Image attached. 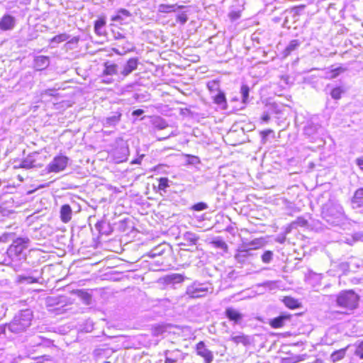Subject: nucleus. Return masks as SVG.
<instances>
[{
    "label": "nucleus",
    "mask_w": 363,
    "mask_h": 363,
    "mask_svg": "<svg viewBox=\"0 0 363 363\" xmlns=\"http://www.w3.org/2000/svg\"><path fill=\"white\" fill-rule=\"evenodd\" d=\"M121 150L123 152V156L118 162H123V160H125L127 159L126 152H128V149L126 147H123V148H121Z\"/></svg>",
    "instance_id": "nucleus-50"
},
{
    "label": "nucleus",
    "mask_w": 363,
    "mask_h": 363,
    "mask_svg": "<svg viewBox=\"0 0 363 363\" xmlns=\"http://www.w3.org/2000/svg\"><path fill=\"white\" fill-rule=\"evenodd\" d=\"M154 124H155V127L160 130L164 129L167 126V124L166 123V122L164 120L160 119V118L157 120L154 123Z\"/></svg>",
    "instance_id": "nucleus-40"
},
{
    "label": "nucleus",
    "mask_w": 363,
    "mask_h": 363,
    "mask_svg": "<svg viewBox=\"0 0 363 363\" xmlns=\"http://www.w3.org/2000/svg\"><path fill=\"white\" fill-rule=\"evenodd\" d=\"M184 6H178L177 4H160L158 6V11L160 13H170L175 12L179 9H183Z\"/></svg>",
    "instance_id": "nucleus-14"
},
{
    "label": "nucleus",
    "mask_w": 363,
    "mask_h": 363,
    "mask_svg": "<svg viewBox=\"0 0 363 363\" xmlns=\"http://www.w3.org/2000/svg\"><path fill=\"white\" fill-rule=\"evenodd\" d=\"M34 162L35 160L33 159V157L29 155L21 162L20 167L25 169H30L35 166Z\"/></svg>",
    "instance_id": "nucleus-23"
},
{
    "label": "nucleus",
    "mask_w": 363,
    "mask_h": 363,
    "mask_svg": "<svg viewBox=\"0 0 363 363\" xmlns=\"http://www.w3.org/2000/svg\"><path fill=\"white\" fill-rule=\"evenodd\" d=\"M69 158L65 155L55 156L53 160L48 164L47 172L58 173L65 169L68 164Z\"/></svg>",
    "instance_id": "nucleus-6"
},
{
    "label": "nucleus",
    "mask_w": 363,
    "mask_h": 363,
    "mask_svg": "<svg viewBox=\"0 0 363 363\" xmlns=\"http://www.w3.org/2000/svg\"><path fill=\"white\" fill-rule=\"evenodd\" d=\"M138 59L135 57L130 58L127 62L123 65L122 70L121 71V74L123 77H127L134 70L138 68Z\"/></svg>",
    "instance_id": "nucleus-10"
},
{
    "label": "nucleus",
    "mask_w": 363,
    "mask_h": 363,
    "mask_svg": "<svg viewBox=\"0 0 363 363\" xmlns=\"http://www.w3.org/2000/svg\"><path fill=\"white\" fill-rule=\"evenodd\" d=\"M50 65V58L47 56L40 55L34 59V67L37 70H43Z\"/></svg>",
    "instance_id": "nucleus-12"
},
{
    "label": "nucleus",
    "mask_w": 363,
    "mask_h": 363,
    "mask_svg": "<svg viewBox=\"0 0 363 363\" xmlns=\"http://www.w3.org/2000/svg\"><path fill=\"white\" fill-rule=\"evenodd\" d=\"M289 319L288 316L281 315L272 319L270 321V325L274 328H279L284 326L286 320Z\"/></svg>",
    "instance_id": "nucleus-19"
},
{
    "label": "nucleus",
    "mask_w": 363,
    "mask_h": 363,
    "mask_svg": "<svg viewBox=\"0 0 363 363\" xmlns=\"http://www.w3.org/2000/svg\"><path fill=\"white\" fill-rule=\"evenodd\" d=\"M121 50H120L118 48H113V51L118 55H123L128 52H130L133 50V45L128 40L125 42L121 46H120Z\"/></svg>",
    "instance_id": "nucleus-21"
},
{
    "label": "nucleus",
    "mask_w": 363,
    "mask_h": 363,
    "mask_svg": "<svg viewBox=\"0 0 363 363\" xmlns=\"http://www.w3.org/2000/svg\"><path fill=\"white\" fill-rule=\"evenodd\" d=\"M347 347L335 351L333 353H332L330 356V359L333 362H335L337 361H339L344 358L346 354V350Z\"/></svg>",
    "instance_id": "nucleus-22"
},
{
    "label": "nucleus",
    "mask_w": 363,
    "mask_h": 363,
    "mask_svg": "<svg viewBox=\"0 0 363 363\" xmlns=\"http://www.w3.org/2000/svg\"><path fill=\"white\" fill-rule=\"evenodd\" d=\"M273 257V252L272 251H266L262 256V260L264 263H269Z\"/></svg>",
    "instance_id": "nucleus-38"
},
{
    "label": "nucleus",
    "mask_w": 363,
    "mask_h": 363,
    "mask_svg": "<svg viewBox=\"0 0 363 363\" xmlns=\"http://www.w3.org/2000/svg\"><path fill=\"white\" fill-rule=\"evenodd\" d=\"M230 340L237 345L241 343L243 345H247L249 343L247 337L244 335H233L230 337Z\"/></svg>",
    "instance_id": "nucleus-25"
},
{
    "label": "nucleus",
    "mask_w": 363,
    "mask_h": 363,
    "mask_svg": "<svg viewBox=\"0 0 363 363\" xmlns=\"http://www.w3.org/2000/svg\"><path fill=\"white\" fill-rule=\"evenodd\" d=\"M252 244L255 245V244H256V242L255 241H252Z\"/></svg>",
    "instance_id": "nucleus-62"
},
{
    "label": "nucleus",
    "mask_w": 363,
    "mask_h": 363,
    "mask_svg": "<svg viewBox=\"0 0 363 363\" xmlns=\"http://www.w3.org/2000/svg\"><path fill=\"white\" fill-rule=\"evenodd\" d=\"M207 208H208L207 204L205 203H203V202L198 203L194 205L192 207V208L194 210L197 211L205 210Z\"/></svg>",
    "instance_id": "nucleus-41"
},
{
    "label": "nucleus",
    "mask_w": 363,
    "mask_h": 363,
    "mask_svg": "<svg viewBox=\"0 0 363 363\" xmlns=\"http://www.w3.org/2000/svg\"><path fill=\"white\" fill-rule=\"evenodd\" d=\"M177 20L182 24H184L187 21L188 18L186 13H182L177 16Z\"/></svg>",
    "instance_id": "nucleus-45"
},
{
    "label": "nucleus",
    "mask_w": 363,
    "mask_h": 363,
    "mask_svg": "<svg viewBox=\"0 0 363 363\" xmlns=\"http://www.w3.org/2000/svg\"><path fill=\"white\" fill-rule=\"evenodd\" d=\"M354 353L357 356L359 357L360 359H363V341L358 343Z\"/></svg>",
    "instance_id": "nucleus-39"
},
{
    "label": "nucleus",
    "mask_w": 363,
    "mask_h": 363,
    "mask_svg": "<svg viewBox=\"0 0 363 363\" xmlns=\"http://www.w3.org/2000/svg\"><path fill=\"white\" fill-rule=\"evenodd\" d=\"M122 113L120 111L112 112L111 115L104 118L103 125L105 127H114L121 121Z\"/></svg>",
    "instance_id": "nucleus-9"
},
{
    "label": "nucleus",
    "mask_w": 363,
    "mask_h": 363,
    "mask_svg": "<svg viewBox=\"0 0 363 363\" xmlns=\"http://www.w3.org/2000/svg\"><path fill=\"white\" fill-rule=\"evenodd\" d=\"M342 68L339 67V68H337L334 70L332 71V75H331V77L332 78H335L339 74H340V72L341 71Z\"/></svg>",
    "instance_id": "nucleus-53"
},
{
    "label": "nucleus",
    "mask_w": 363,
    "mask_h": 363,
    "mask_svg": "<svg viewBox=\"0 0 363 363\" xmlns=\"http://www.w3.org/2000/svg\"><path fill=\"white\" fill-rule=\"evenodd\" d=\"M215 247L223 250L225 252H228V246L225 242L220 238L213 240L211 242Z\"/></svg>",
    "instance_id": "nucleus-24"
},
{
    "label": "nucleus",
    "mask_w": 363,
    "mask_h": 363,
    "mask_svg": "<svg viewBox=\"0 0 363 363\" xmlns=\"http://www.w3.org/2000/svg\"><path fill=\"white\" fill-rule=\"evenodd\" d=\"M79 40V37H74L70 40H69L67 43V45L69 44H77Z\"/></svg>",
    "instance_id": "nucleus-54"
},
{
    "label": "nucleus",
    "mask_w": 363,
    "mask_h": 363,
    "mask_svg": "<svg viewBox=\"0 0 363 363\" xmlns=\"http://www.w3.org/2000/svg\"><path fill=\"white\" fill-rule=\"evenodd\" d=\"M189 160L188 163L191 164H196L200 162L199 157L196 156L188 155Z\"/></svg>",
    "instance_id": "nucleus-46"
},
{
    "label": "nucleus",
    "mask_w": 363,
    "mask_h": 363,
    "mask_svg": "<svg viewBox=\"0 0 363 363\" xmlns=\"http://www.w3.org/2000/svg\"><path fill=\"white\" fill-rule=\"evenodd\" d=\"M105 21L104 19H99L95 22L94 30L99 35H102L104 33V27L105 26Z\"/></svg>",
    "instance_id": "nucleus-28"
},
{
    "label": "nucleus",
    "mask_w": 363,
    "mask_h": 363,
    "mask_svg": "<svg viewBox=\"0 0 363 363\" xmlns=\"http://www.w3.org/2000/svg\"><path fill=\"white\" fill-rule=\"evenodd\" d=\"M214 101L216 104L218 105H225L226 99L224 93L219 92L214 99Z\"/></svg>",
    "instance_id": "nucleus-33"
},
{
    "label": "nucleus",
    "mask_w": 363,
    "mask_h": 363,
    "mask_svg": "<svg viewBox=\"0 0 363 363\" xmlns=\"http://www.w3.org/2000/svg\"><path fill=\"white\" fill-rule=\"evenodd\" d=\"M300 45V42L298 40H291L288 46L284 50V55H289L290 53L297 49V48Z\"/></svg>",
    "instance_id": "nucleus-26"
},
{
    "label": "nucleus",
    "mask_w": 363,
    "mask_h": 363,
    "mask_svg": "<svg viewBox=\"0 0 363 363\" xmlns=\"http://www.w3.org/2000/svg\"><path fill=\"white\" fill-rule=\"evenodd\" d=\"M16 23L14 17L10 15H5L0 21V29L2 30H9L13 28Z\"/></svg>",
    "instance_id": "nucleus-11"
},
{
    "label": "nucleus",
    "mask_w": 363,
    "mask_h": 363,
    "mask_svg": "<svg viewBox=\"0 0 363 363\" xmlns=\"http://www.w3.org/2000/svg\"><path fill=\"white\" fill-rule=\"evenodd\" d=\"M165 331V328L163 325H156L152 328V335L154 336H159L163 334Z\"/></svg>",
    "instance_id": "nucleus-37"
},
{
    "label": "nucleus",
    "mask_w": 363,
    "mask_h": 363,
    "mask_svg": "<svg viewBox=\"0 0 363 363\" xmlns=\"http://www.w3.org/2000/svg\"><path fill=\"white\" fill-rule=\"evenodd\" d=\"M121 14H122L123 16H130V12L128 10H126V9H121L118 11V13L116 16H113L112 18V21H118L122 20V17H121Z\"/></svg>",
    "instance_id": "nucleus-35"
},
{
    "label": "nucleus",
    "mask_w": 363,
    "mask_h": 363,
    "mask_svg": "<svg viewBox=\"0 0 363 363\" xmlns=\"http://www.w3.org/2000/svg\"><path fill=\"white\" fill-rule=\"evenodd\" d=\"M169 186V179L167 177H162L159 179L158 188L160 190L165 191L166 188Z\"/></svg>",
    "instance_id": "nucleus-34"
},
{
    "label": "nucleus",
    "mask_w": 363,
    "mask_h": 363,
    "mask_svg": "<svg viewBox=\"0 0 363 363\" xmlns=\"http://www.w3.org/2000/svg\"><path fill=\"white\" fill-rule=\"evenodd\" d=\"M343 92L342 89L340 87L334 88L331 91V96L334 99H340L341 98V94Z\"/></svg>",
    "instance_id": "nucleus-36"
},
{
    "label": "nucleus",
    "mask_w": 363,
    "mask_h": 363,
    "mask_svg": "<svg viewBox=\"0 0 363 363\" xmlns=\"http://www.w3.org/2000/svg\"><path fill=\"white\" fill-rule=\"evenodd\" d=\"M312 129H313L312 125H309L305 128L304 131H305L306 134L311 135L313 133Z\"/></svg>",
    "instance_id": "nucleus-55"
},
{
    "label": "nucleus",
    "mask_w": 363,
    "mask_h": 363,
    "mask_svg": "<svg viewBox=\"0 0 363 363\" xmlns=\"http://www.w3.org/2000/svg\"><path fill=\"white\" fill-rule=\"evenodd\" d=\"M55 91L52 89H48L44 91L45 94L49 95V96H53Z\"/></svg>",
    "instance_id": "nucleus-58"
},
{
    "label": "nucleus",
    "mask_w": 363,
    "mask_h": 363,
    "mask_svg": "<svg viewBox=\"0 0 363 363\" xmlns=\"http://www.w3.org/2000/svg\"><path fill=\"white\" fill-rule=\"evenodd\" d=\"M143 113H144L143 110H142V109H137V110H135L132 113V115L135 116H141Z\"/></svg>",
    "instance_id": "nucleus-56"
},
{
    "label": "nucleus",
    "mask_w": 363,
    "mask_h": 363,
    "mask_svg": "<svg viewBox=\"0 0 363 363\" xmlns=\"http://www.w3.org/2000/svg\"><path fill=\"white\" fill-rule=\"evenodd\" d=\"M240 92L242 94V101L244 104H246L249 97L250 89L247 85H242L241 86Z\"/></svg>",
    "instance_id": "nucleus-31"
},
{
    "label": "nucleus",
    "mask_w": 363,
    "mask_h": 363,
    "mask_svg": "<svg viewBox=\"0 0 363 363\" xmlns=\"http://www.w3.org/2000/svg\"><path fill=\"white\" fill-rule=\"evenodd\" d=\"M167 283H181L184 281V277L179 274H173L167 276L165 278Z\"/></svg>",
    "instance_id": "nucleus-27"
},
{
    "label": "nucleus",
    "mask_w": 363,
    "mask_h": 363,
    "mask_svg": "<svg viewBox=\"0 0 363 363\" xmlns=\"http://www.w3.org/2000/svg\"><path fill=\"white\" fill-rule=\"evenodd\" d=\"M351 206L353 209L363 212V188H359L354 192L351 200Z\"/></svg>",
    "instance_id": "nucleus-8"
},
{
    "label": "nucleus",
    "mask_w": 363,
    "mask_h": 363,
    "mask_svg": "<svg viewBox=\"0 0 363 363\" xmlns=\"http://www.w3.org/2000/svg\"><path fill=\"white\" fill-rule=\"evenodd\" d=\"M285 305L290 308H296L298 307V301L291 297H286L284 300Z\"/></svg>",
    "instance_id": "nucleus-30"
},
{
    "label": "nucleus",
    "mask_w": 363,
    "mask_h": 363,
    "mask_svg": "<svg viewBox=\"0 0 363 363\" xmlns=\"http://www.w3.org/2000/svg\"><path fill=\"white\" fill-rule=\"evenodd\" d=\"M294 224H296L299 226H305L307 224V220L303 218H298L296 220L294 223Z\"/></svg>",
    "instance_id": "nucleus-47"
},
{
    "label": "nucleus",
    "mask_w": 363,
    "mask_h": 363,
    "mask_svg": "<svg viewBox=\"0 0 363 363\" xmlns=\"http://www.w3.org/2000/svg\"><path fill=\"white\" fill-rule=\"evenodd\" d=\"M358 296L352 291H342L337 297L339 306L352 310L357 306Z\"/></svg>",
    "instance_id": "nucleus-3"
},
{
    "label": "nucleus",
    "mask_w": 363,
    "mask_h": 363,
    "mask_svg": "<svg viewBox=\"0 0 363 363\" xmlns=\"http://www.w3.org/2000/svg\"><path fill=\"white\" fill-rule=\"evenodd\" d=\"M363 237V233H354L353 235H352V240L350 241L349 240H347V242L350 245H352L353 242L359 240H361Z\"/></svg>",
    "instance_id": "nucleus-42"
},
{
    "label": "nucleus",
    "mask_w": 363,
    "mask_h": 363,
    "mask_svg": "<svg viewBox=\"0 0 363 363\" xmlns=\"http://www.w3.org/2000/svg\"><path fill=\"white\" fill-rule=\"evenodd\" d=\"M69 38V35L67 33H61L60 35L54 36L51 40V43H60L67 40Z\"/></svg>",
    "instance_id": "nucleus-29"
},
{
    "label": "nucleus",
    "mask_w": 363,
    "mask_h": 363,
    "mask_svg": "<svg viewBox=\"0 0 363 363\" xmlns=\"http://www.w3.org/2000/svg\"><path fill=\"white\" fill-rule=\"evenodd\" d=\"M3 264H5V265H9V262H7V260L6 259H4V261L2 262Z\"/></svg>",
    "instance_id": "nucleus-60"
},
{
    "label": "nucleus",
    "mask_w": 363,
    "mask_h": 363,
    "mask_svg": "<svg viewBox=\"0 0 363 363\" xmlns=\"http://www.w3.org/2000/svg\"><path fill=\"white\" fill-rule=\"evenodd\" d=\"M208 292L207 284L195 281L186 287L185 294L190 298H199L205 297Z\"/></svg>",
    "instance_id": "nucleus-5"
},
{
    "label": "nucleus",
    "mask_w": 363,
    "mask_h": 363,
    "mask_svg": "<svg viewBox=\"0 0 363 363\" xmlns=\"http://www.w3.org/2000/svg\"><path fill=\"white\" fill-rule=\"evenodd\" d=\"M185 238L187 240H189L191 242L196 244V241L198 240V238L191 233H186L184 235Z\"/></svg>",
    "instance_id": "nucleus-43"
},
{
    "label": "nucleus",
    "mask_w": 363,
    "mask_h": 363,
    "mask_svg": "<svg viewBox=\"0 0 363 363\" xmlns=\"http://www.w3.org/2000/svg\"><path fill=\"white\" fill-rule=\"evenodd\" d=\"M264 287H265L269 291H273L277 289L278 286V281H267L262 284Z\"/></svg>",
    "instance_id": "nucleus-32"
},
{
    "label": "nucleus",
    "mask_w": 363,
    "mask_h": 363,
    "mask_svg": "<svg viewBox=\"0 0 363 363\" xmlns=\"http://www.w3.org/2000/svg\"><path fill=\"white\" fill-rule=\"evenodd\" d=\"M20 281H25L28 284L36 283L38 281L36 278L32 277H21Z\"/></svg>",
    "instance_id": "nucleus-44"
},
{
    "label": "nucleus",
    "mask_w": 363,
    "mask_h": 363,
    "mask_svg": "<svg viewBox=\"0 0 363 363\" xmlns=\"http://www.w3.org/2000/svg\"><path fill=\"white\" fill-rule=\"evenodd\" d=\"M250 255V250H238L234 257L238 263L242 264L247 260Z\"/></svg>",
    "instance_id": "nucleus-18"
},
{
    "label": "nucleus",
    "mask_w": 363,
    "mask_h": 363,
    "mask_svg": "<svg viewBox=\"0 0 363 363\" xmlns=\"http://www.w3.org/2000/svg\"><path fill=\"white\" fill-rule=\"evenodd\" d=\"M271 133H272V130H270V129H268V130H263L262 132V134L263 135V137H267V135H269Z\"/></svg>",
    "instance_id": "nucleus-57"
},
{
    "label": "nucleus",
    "mask_w": 363,
    "mask_h": 363,
    "mask_svg": "<svg viewBox=\"0 0 363 363\" xmlns=\"http://www.w3.org/2000/svg\"><path fill=\"white\" fill-rule=\"evenodd\" d=\"M29 242V239L27 238H17L13 244L9 247L7 250L8 255L11 258L16 259H21L24 257L23 256V252L28 247V243Z\"/></svg>",
    "instance_id": "nucleus-4"
},
{
    "label": "nucleus",
    "mask_w": 363,
    "mask_h": 363,
    "mask_svg": "<svg viewBox=\"0 0 363 363\" xmlns=\"http://www.w3.org/2000/svg\"><path fill=\"white\" fill-rule=\"evenodd\" d=\"M357 164L359 167V168L363 170V157L357 158L356 160Z\"/></svg>",
    "instance_id": "nucleus-52"
},
{
    "label": "nucleus",
    "mask_w": 363,
    "mask_h": 363,
    "mask_svg": "<svg viewBox=\"0 0 363 363\" xmlns=\"http://www.w3.org/2000/svg\"><path fill=\"white\" fill-rule=\"evenodd\" d=\"M225 315L228 318H229L230 320H233L236 323H239L242 318V315L232 308L226 309Z\"/></svg>",
    "instance_id": "nucleus-15"
},
{
    "label": "nucleus",
    "mask_w": 363,
    "mask_h": 363,
    "mask_svg": "<svg viewBox=\"0 0 363 363\" xmlns=\"http://www.w3.org/2000/svg\"><path fill=\"white\" fill-rule=\"evenodd\" d=\"M86 298H87V299H88V300H89V299H90V296H88V295L86 294Z\"/></svg>",
    "instance_id": "nucleus-61"
},
{
    "label": "nucleus",
    "mask_w": 363,
    "mask_h": 363,
    "mask_svg": "<svg viewBox=\"0 0 363 363\" xmlns=\"http://www.w3.org/2000/svg\"><path fill=\"white\" fill-rule=\"evenodd\" d=\"M32 316V312L29 309L21 311L14 317L13 321L7 325L8 329L15 333L25 330L30 325Z\"/></svg>",
    "instance_id": "nucleus-2"
},
{
    "label": "nucleus",
    "mask_w": 363,
    "mask_h": 363,
    "mask_svg": "<svg viewBox=\"0 0 363 363\" xmlns=\"http://www.w3.org/2000/svg\"><path fill=\"white\" fill-rule=\"evenodd\" d=\"M362 26L363 27V23H362Z\"/></svg>",
    "instance_id": "nucleus-64"
},
{
    "label": "nucleus",
    "mask_w": 363,
    "mask_h": 363,
    "mask_svg": "<svg viewBox=\"0 0 363 363\" xmlns=\"http://www.w3.org/2000/svg\"><path fill=\"white\" fill-rule=\"evenodd\" d=\"M269 119H270V116L267 113H264V114L262 115V116L261 118L262 121H263L264 123H267L269 121Z\"/></svg>",
    "instance_id": "nucleus-51"
},
{
    "label": "nucleus",
    "mask_w": 363,
    "mask_h": 363,
    "mask_svg": "<svg viewBox=\"0 0 363 363\" xmlns=\"http://www.w3.org/2000/svg\"><path fill=\"white\" fill-rule=\"evenodd\" d=\"M5 327L4 326H0V334H2V333H4L5 332Z\"/></svg>",
    "instance_id": "nucleus-59"
},
{
    "label": "nucleus",
    "mask_w": 363,
    "mask_h": 363,
    "mask_svg": "<svg viewBox=\"0 0 363 363\" xmlns=\"http://www.w3.org/2000/svg\"><path fill=\"white\" fill-rule=\"evenodd\" d=\"M182 355V353L179 350L172 352L167 351L165 352L166 359L164 363H175L181 358Z\"/></svg>",
    "instance_id": "nucleus-16"
},
{
    "label": "nucleus",
    "mask_w": 363,
    "mask_h": 363,
    "mask_svg": "<svg viewBox=\"0 0 363 363\" xmlns=\"http://www.w3.org/2000/svg\"><path fill=\"white\" fill-rule=\"evenodd\" d=\"M104 67L103 73L106 75H113L118 72V66L116 64L105 62Z\"/></svg>",
    "instance_id": "nucleus-20"
},
{
    "label": "nucleus",
    "mask_w": 363,
    "mask_h": 363,
    "mask_svg": "<svg viewBox=\"0 0 363 363\" xmlns=\"http://www.w3.org/2000/svg\"><path fill=\"white\" fill-rule=\"evenodd\" d=\"M322 216L327 222L336 223L344 216V211L341 205L336 201L329 200L322 208Z\"/></svg>",
    "instance_id": "nucleus-1"
},
{
    "label": "nucleus",
    "mask_w": 363,
    "mask_h": 363,
    "mask_svg": "<svg viewBox=\"0 0 363 363\" xmlns=\"http://www.w3.org/2000/svg\"><path fill=\"white\" fill-rule=\"evenodd\" d=\"M3 241V239L1 237H0V242Z\"/></svg>",
    "instance_id": "nucleus-63"
},
{
    "label": "nucleus",
    "mask_w": 363,
    "mask_h": 363,
    "mask_svg": "<svg viewBox=\"0 0 363 363\" xmlns=\"http://www.w3.org/2000/svg\"><path fill=\"white\" fill-rule=\"evenodd\" d=\"M240 16L239 11H232L229 13V17L232 21H235L238 19Z\"/></svg>",
    "instance_id": "nucleus-48"
},
{
    "label": "nucleus",
    "mask_w": 363,
    "mask_h": 363,
    "mask_svg": "<svg viewBox=\"0 0 363 363\" xmlns=\"http://www.w3.org/2000/svg\"><path fill=\"white\" fill-rule=\"evenodd\" d=\"M167 246L165 244H160L157 247L152 249L147 254L151 258H155L156 257H160L163 255V253L166 251Z\"/></svg>",
    "instance_id": "nucleus-17"
},
{
    "label": "nucleus",
    "mask_w": 363,
    "mask_h": 363,
    "mask_svg": "<svg viewBox=\"0 0 363 363\" xmlns=\"http://www.w3.org/2000/svg\"><path fill=\"white\" fill-rule=\"evenodd\" d=\"M197 354L204 359L206 363H211L213 359V354L211 351L206 348L203 341L199 342L196 345Z\"/></svg>",
    "instance_id": "nucleus-7"
},
{
    "label": "nucleus",
    "mask_w": 363,
    "mask_h": 363,
    "mask_svg": "<svg viewBox=\"0 0 363 363\" xmlns=\"http://www.w3.org/2000/svg\"><path fill=\"white\" fill-rule=\"evenodd\" d=\"M113 35L115 40H124L125 38L124 35L120 32H116L114 30H113Z\"/></svg>",
    "instance_id": "nucleus-49"
},
{
    "label": "nucleus",
    "mask_w": 363,
    "mask_h": 363,
    "mask_svg": "<svg viewBox=\"0 0 363 363\" xmlns=\"http://www.w3.org/2000/svg\"><path fill=\"white\" fill-rule=\"evenodd\" d=\"M72 215V210L69 205L65 204L63 205L60 208V218L63 223H68L71 218Z\"/></svg>",
    "instance_id": "nucleus-13"
}]
</instances>
